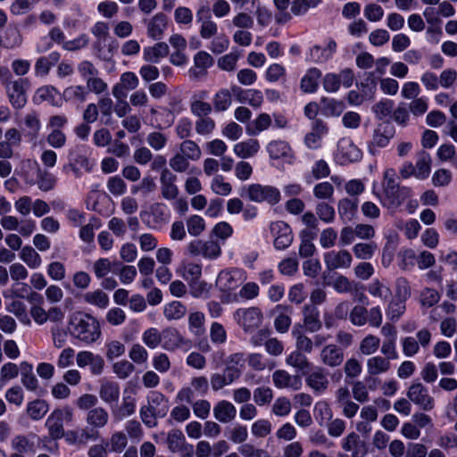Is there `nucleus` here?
<instances>
[{"label": "nucleus", "mask_w": 457, "mask_h": 457, "mask_svg": "<svg viewBox=\"0 0 457 457\" xmlns=\"http://www.w3.org/2000/svg\"><path fill=\"white\" fill-rule=\"evenodd\" d=\"M259 142L256 139L237 143L234 145V153L240 158L253 156L259 151Z\"/></svg>", "instance_id": "obj_35"}, {"label": "nucleus", "mask_w": 457, "mask_h": 457, "mask_svg": "<svg viewBox=\"0 0 457 457\" xmlns=\"http://www.w3.org/2000/svg\"><path fill=\"white\" fill-rule=\"evenodd\" d=\"M274 312H278V316L274 320V328L277 332L285 334L288 331L292 320L290 314L292 313V307L284 304H278Z\"/></svg>", "instance_id": "obj_23"}, {"label": "nucleus", "mask_w": 457, "mask_h": 457, "mask_svg": "<svg viewBox=\"0 0 457 457\" xmlns=\"http://www.w3.org/2000/svg\"><path fill=\"white\" fill-rule=\"evenodd\" d=\"M26 411L31 420H39L49 411V405L46 401L37 399L28 403Z\"/></svg>", "instance_id": "obj_41"}, {"label": "nucleus", "mask_w": 457, "mask_h": 457, "mask_svg": "<svg viewBox=\"0 0 457 457\" xmlns=\"http://www.w3.org/2000/svg\"><path fill=\"white\" fill-rule=\"evenodd\" d=\"M73 420V411L69 407L54 410L46 420V427L52 439H60L64 436L63 422Z\"/></svg>", "instance_id": "obj_4"}, {"label": "nucleus", "mask_w": 457, "mask_h": 457, "mask_svg": "<svg viewBox=\"0 0 457 457\" xmlns=\"http://www.w3.org/2000/svg\"><path fill=\"white\" fill-rule=\"evenodd\" d=\"M212 411L214 419L223 424L231 422L237 416L235 405L227 400L219 401Z\"/></svg>", "instance_id": "obj_20"}, {"label": "nucleus", "mask_w": 457, "mask_h": 457, "mask_svg": "<svg viewBox=\"0 0 457 457\" xmlns=\"http://www.w3.org/2000/svg\"><path fill=\"white\" fill-rule=\"evenodd\" d=\"M187 313V307L179 301H173L165 305L163 314L169 320H179Z\"/></svg>", "instance_id": "obj_46"}, {"label": "nucleus", "mask_w": 457, "mask_h": 457, "mask_svg": "<svg viewBox=\"0 0 457 457\" xmlns=\"http://www.w3.org/2000/svg\"><path fill=\"white\" fill-rule=\"evenodd\" d=\"M169 46L165 42L156 43L153 46H148L144 49V59L145 62L157 63L160 59L169 54Z\"/></svg>", "instance_id": "obj_27"}, {"label": "nucleus", "mask_w": 457, "mask_h": 457, "mask_svg": "<svg viewBox=\"0 0 457 457\" xmlns=\"http://www.w3.org/2000/svg\"><path fill=\"white\" fill-rule=\"evenodd\" d=\"M57 182L56 177L47 170L37 171V185L44 192H48L54 188Z\"/></svg>", "instance_id": "obj_48"}, {"label": "nucleus", "mask_w": 457, "mask_h": 457, "mask_svg": "<svg viewBox=\"0 0 457 457\" xmlns=\"http://www.w3.org/2000/svg\"><path fill=\"white\" fill-rule=\"evenodd\" d=\"M214 60L205 51H199L194 56V66L189 69L188 74L191 79L200 80L208 74V68L212 66Z\"/></svg>", "instance_id": "obj_11"}, {"label": "nucleus", "mask_w": 457, "mask_h": 457, "mask_svg": "<svg viewBox=\"0 0 457 457\" xmlns=\"http://www.w3.org/2000/svg\"><path fill=\"white\" fill-rule=\"evenodd\" d=\"M162 335L155 328H150L146 329L143 336V342L152 349L156 348L162 342Z\"/></svg>", "instance_id": "obj_64"}, {"label": "nucleus", "mask_w": 457, "mask_h": 457, "mask_svg": "<svg viewBox=\"0 0 457 457\" xmlns=\"http://www.w3.org/2000/svg\"><path fill=\"white\" fill-rule=\"evenodd\" d=\"M324 262L329 270L348 269L352 265L353 257L351 253L345 249L330 251L325 253Z\"/></svg>", "instance_id": "obj_15"}, {"label": "nucleus", "mask_w": 457, "mask_h": 457, "mask_svg": "<svg viewBox=\"0 0 457 457\" xmlns=\"http://www.w3.org/2000/svg\"><path fill=\"white\" fill-rule=\"evenodd\" d=\"M60 59V54L56 52L50 54L48 56L39 57L35 63L36 75L46 76L49 73L50 69Z\"/></svg>", "instance_id": "obj_34"}, {"label": "nucleus", "mask_w": 457, "mask_h": 457, "mask_svg": "<svg viewBox=\"0 0 457 457\" xmlns=\"http://www.w3.org/2000/svg\"><path fill=\"white\" fill-rule=\"evenodd\" d=\"M232 103L231 94L228 89L217 92L213 98V107L216 112L226 111Z\"/></svg>", "instance_id": "obj_51"}, {"label": "nucleus", "mask_w": 457, "mask_h": 457, "mask_svg": "<svg viewBox=\"0 0 457 457\" xmlns=\"http://www.w3.org/2000/svg\"><path fill=\"white\" fill-rule=\"evenodd\" d=\"M69 329L75 338L87 344L96 342L101 336L100 325L97 320L82 312H75L71 315Z\"/></svg>", "instance_id": "obj_1"}, {"label": "nucleus", "mask_w": 457, "mask_h": 457, "mask_svg": "<svg viewBox=\"0 0 457 457\" xmlns=\"http://www.w3.org/2000/svg\"><path fill=\"white\" fill-rule=\"evenodd\" d=\"M379 344L380 340L378 337L369 335L361 341L360 351L364 355H370L378 349Z\"/></svg>", "instance_id": "obj_60"}, {"label": "nucleus", "mask_w": 457, "mask_h": 457, "mask_svg": "<svg viewBox=\"0 0 457 457\" xmlns=\"http://www.w3.org/2000/svg\"><path fill=\"white\" fill-rule=\"evenodd\" d=\"M101 223L98 218L92 217L89 223L83 226L79 231V237L86 243H91L94 240V229L100 228Z\"/></svg>", "instance_id": "obj_58"}, {"label": "nucleus", "mask_w": 457, "mask_h": 457, "mask_svg": "<svg viewBox=\"0 0 457 457\" xmlns=\"http://www.w3.org/2000/svg\"><path fill=\"white\" fill-rule=\"evenodd\" d=\"M299 327L300 325L295 326L292 330V336L295 339V349L310 353L313 350V341L307 337Z\"/></svg>", "instance_id": "obj_38"}, {"label": "nucleus", "mask_w": 457, "mask_h": 457, "mask_svg": "<svg viewBox=\"0 0 457 457\" xmlns=\"http://www.w3.org/2000/svg\"><path fill=\"white\" fill-rule=\"evenodd\" d=\"M237 284L234 272L230 270L220 271L216 279V286L222 291L232 290L237 287Z\"/></svg>", "instance_id": "obj_47"}, {"label": "nucleus", "mask_w": 457, "mask_h": 457, "mask_svg": "<svg viewBox=\"0 0 457 457\" xmlns=\"http://www.w3.org/2000/svg\"><path fill=\"white\" fill-rule=\"evenodd\" d=\"M321 72L316 68L310 69L301 80V89L304 93H313L317 90Z\"/></svg>", "instance_id": "obj_33"}, {"label": "nucleus", "mask_w": 457, "mask_h": 457, "mask_svg": "<svg viewBox=\"0 0 457 457\" xmlns=\"http://www.w3.org/2000/svg\"><path fill=\"white\" fill-rule=\"evenodd\" d=\"M204 314L201 312H195L190 313L188 317L189 329L195 336H200L204 332Z\"/></svg>", "instance_id": "obj_56"}, {"label": "nucleus", "mask_w": 457, "mask_h": 457, "mask_svg": "<svg viewBox=\"0 0 457 457\" xmlns=\"http://www.w3.org/2000/svg\"><path fill=\"white\" fill-rule=\"evenodd\" d=\"M383 193L382 197L373 186V194L380 199L382 204L388 209H396L410 196L411 190L406 187H400L393 177H389V170H386L384 176Z\"/></svg>", "instance_id": "obj_2"}, {"label": "nucleus", "mask_w": 457, "mask_h": 457, "mask_svg": "<svg viewBox=\"0 0 457 457\" xmlns=\"http://www.w3.org/2000/svg\"><path fill=\"white\" fill-rule=\"evenodd\" d=\"M270 116L267 113H262L253 122V125L247 128L246 131L248 135L255 136L261 131L267 129L270 126Z\"/></svg>", "instance_id": "obj_54"}, {"label": "nucleus", "mask_w": 457, "mask_h": 457, "mask_svg": "<svg viewBox=\"0 0 457 457\" xmlns=\"http://www.w3.org/2000/svg\"><path fill=\"white\" fill-rule=\"evenodd\" d=\"M272 380L278 388L290 387L297 390L301 384L297 377L291 376L283 370H276L272 375Z\"/></svg>", "instance_id": "obj_25"}, {"label": "nucleus", "mask_w": 457, "mask_h": 457, "mask_svg": "<svg viewBox=\"0 0 457 457\" xmlns=\"http://www.w3.org/2000/svg\"><path fill=\"white\" fill-rule=\"evenodd\" d=\"M333 287L337 293L358 292V284L343 275L336 278Z\"/></svg>", "instance_id": "obj_52"}, {"label": "nucleus", "mask_w": 457, "mask_h": 457, "mask_svg": "<svg viewBox=\"0 0 457 457\" xmlns=\"http://www.w3.org/2000/svg\"><path fill=\"white\" fill-rule=\"evenodd\" d=\"M306 384L316 393L325 392L329 386L328 373L322 367H315L305 378Z\"/></svg>", "instance_id": "obj_17"}, {"label": "nucleus", "mask_w": 457, "mask_h": 457, "mask_svg": "<svg viewBox=\"0 0 457 457\" xmlns=\"http://www.w3.org/2000/svg\"><path fill=\"white\" fill-rule=\"evenodd\" d=\"M361 151L350 139L342 138L339 140L336 154V161L339 164L345 165L356 162L361 158Z\"/></svg>", "instance_id": "obj_12"}, {"label": "nucleus", "mask_w": 457, "mask_h": 457, "mask_svg": "<svg viewBox=\"0 0 457 457\" xmlns=\"http://www.w3.org/2000/svg\"><path fill=\"white\" fill-rule=\"evenodd\" d=\"M432 159L430 154L421 150L417 154V161L414 165L416 179H424L428 177L431 171Z\"/></svg>", "instance_id": "obj_26"}, {"label": "nucleus", "mask_w": 457, "mask_h": 457, "mask_svg": "<svg viewBox=\"0 0 457 457\" xmlns=\"http://www.w3.org/2000/svg\"><path fill=\"white\" fill-rule=\"evenodd\" d=\"M439 300V293L433 288L426 287L420 293V303L424 307H432L436 304Z\"/></svg>", "instance_id": "obj_61"}, {"label": "nucleus", "mask_w": 457, "mask_h": 457, "mask_svg": "<svg viewBox=\"0 0 457 457\" xmlns=\"http://www.w3.org/2000/svg\"><path fill=\"white\" fill-rule=\"evenodd\" d=\"M240 196L256 204L265 203L269 205H275L281 199L280 191L270 185L253 183L244 186L240 190Z\"/></svg>", "instance_id": "obj_3"}, {"label": "nucleus", "mask_w": 457, "mask_h": 457, "mask_svg": "<svg viewBox=\"0 0 457 457\" xmlns=\"http://www.w3.org/2000/svg\"><path fill=\"white\" fill-rule=\"evenodd\" d=\"M407 397L423 411H431L435 406L434 398L428 394V388L420 382L409 387Z\"/></svg>", "instance_id": "obj_9"}, {"label": "nucleus", "mask_w": 457, "mask_h": 457, "mask_svg": "<svg viewBox=\"0 0 457 457\" xmlns=\"http://www.w3.org/2000/svg\"><path fill=\"white\" fill-rule=\"evenodd\" d=\"M267 150L272 159H279L287 157L291 149L288 144L285 141H273L268 145Z\"/></svg>", "instance_id": "obj_49"}, {"label": "nucleus", "mask_w": 457, "mask_h": 457, "mask_svg": "<svg viewBox=\"0 0 457 457\" xmlns=\"http://www.w3.org/2000/svg\"><path fill=\"white\" fill-rule=\"evenodd\" d=\"M394 136V129L389 125H379L374 131L372 140L369 145L370 152L374 154L375 147H385L389 143V140Z\"/></svg>", "instance_id": "obj_22"}, {"label": "nucleus", "mask_w": 457, "mask_h": 457, "mask_svg": "<svg viewBox=\"0 0 457 457\" xmlns=\"http://www.w3.org/2000/svg\"><path fill=\"white\" fill-rule=\"evenodd\" d=\"M234 317L245 332L256 329L262 322V313L258 307L238 309Z\"/></svg>", "instance_id": "obj_7"}, {"label": "nucleus", "mask_w": 457, "mask_h": 457, "mask_svg": "<svg viewBox=\"0 0 457 457\" xmlns=\"http://www.w3.org/2000/svg\"><path fill=\"white\" fill-rule=\"evenodd\" d=\"M270 231L275 237L274 246L284 250L293 242V234L290 227L284 221H276L270 224Z\"/></svg>", "instance_id": "obj_14"}, {"label": "nucleus", "mask_w": 457, "mask_h": 457, "mask_svg": "<svg viewBox=\"0 0 457 457\" xmlns=\"http://www.w3.org/2000/svg\"><path fill=\"white\" fill-rule=\"evenodd\" d=\"M100 398L106 403L116 402L120 396V387L116 382L104 380L99 389Z\"/></svg>", "instance_id": "obj_28"}, {"label": "nucleus", "mask_w": 457, "mask_h": 457, "mask_svg": "<svg viewBox=\"0 0 457 457\" xmlns=\"http://www.w3.org/2000/svg\"><path fill=\"white\" fill-rule=\"evenodd\" d=\"M303 326L306 331L315 333L322 328L320 311L315 305L305 304L303 307Z\"/></svg>", "instance_id": "obj_18"}, {"label": "nucleus", "mask_w": 457, "mask_h": 457, "mask_svg": "<svg viewBox=\"0 0 457 457\" xmlns=\"http://www.w3.org/2000/svg\"><path fill=\"white\" fill-rule=\"evenodd\" d=\"M163 402H167V399L160 392H151L147 396V403L140 409V418L148 428H154L157 425V417L160 413L157 407Z\"/></svg>", "instance_id": "obj_6"}, {"label": "nucleus", "mask_w": 457, "mask_h": 457, "mask_svg": "<svg viewBox=\"0 0 457 457\" xmlns=\"http://www.w3.org/2000/svg\"><path fill=\"white\" fill-rule=\"evenodd\" d=\"M319 219L325 223H331L335 220L336 212L332 205L327 202H320L315 208Z\"/></svg>", "instance_id": "obj_55"}, {"label": "nucleus", "mask_w": 457, "mask_h": 457, "mask_svg": "<svg viewBox=\"0 0 457 457\" xmlns=\"http://www.w3.org/2000/svg\"><path fill=\"white\" fill-rule=\"evenodd\" d=\"M302 241L299 247V254L303 258H308L313 255L316 248L315 245L312 243V237H310V232L303 230L301 233Z\"/></svg>", "instance_id": "obj_59"}, {"label": "nucleus", "mask_w": 457, "mask_h": 457, "mask_svg": "<svg viewBox=\"0 0 457 457\" xmlns=\"http://www.w3.org/2000/svg\"><path fill=\"white\" fill-rule=\"evenodd\" d=\"M23 41L21 33L17 27H9L4 32V47L14 49L21 46Z\"/></svg>", "instance_id": "obj_45"}, {"label": "nucleus", "mask_w": 457, "mask_h": 457, "mask_svg": "<svg viewBox=\"0 0 457 457\" xmlns=\"http://www.w3.org/2000/svg\"><path fill=\"white\" fill-rule=\"evenodd\" d=\"M187 227L191 236L197 237L205 229V222L201 216L192 215L187 220Z\"/></svg>", "instance_id": "obj_63"}, {"label": "nucleus", "mask_w": 457, "mask_h": 457, "mask_svg": "<svg viewBox=\"0 0 457 457\" xmlns=\"http://www.w3.org/2000/svg\"><path fill=\"white\" fill-rule=\"evenodd\" d=\"M147 27V35L149 37L157 40L160 39L168 25V17L162 13L158 12L151 19L145 21Z\"/></svg>", "instance_id": "obj_19"}, {"label": "nucleus", "mask_w": 457, "mask_h": 457, "mask_svg": "<svg viewBox=\"0 0 457 457\" xmlns=\"http://www.w3.org/2000/svg\"><path fill=\"white\" fill-rule=\"evenodd\" d=\"M180 154L189 160L196 161L201 157L202 152L199 145L192 140H184L179 146Z\"/></svg>", "instance_id": "obj_50"}, {"label": "nucleus", "mask_w": 457, "mask_h": 457, "mask_svg": "<svg viewBox=\"0 0 457 457\" xmlns=\"http://www.w3.org/2000/svg\"><path fill=\"white\" fill-rule=\"evenodd\" d=\"M357 206V200L342 198L337 204L338 214L343 220L350 221L356 212Z\"/></svg>", "instance_id": "obj_39"}, {"label": "nucleus", "mask_w": 457, "mask_h": 457, "mask_svg": "<svg viewBox=\"0 0 457 457\" xmlns=\"http://www.w3.org/2000/svg\"><path fill=\"white\" fill-rule=\"evenodd\" d=\"M20 259L26 263L30 269H37L41 263L42 259L38 253L30 245H25L21 248L19 254Z\"/></svg>", "instance_id": "obj_37"}, {"label": "nucleus", "mask_w": 457, "mask_h": 457, "mask_svg": "<svg viewBox=\"0 0 457 457\" xmlns=\"http://www.w3.org/2000/svg\"><path fill=\"white\" fill-rule=\"evenodd\" d=\"M322 104V112L326 116H339L343 113L345 105L343 101L333 98L322 97L320 99Z\"/></svg>", "instance_id": "obj_40"}, {"label": "nucleus", "mask_w": 457, "mask_h": 457, "mask_svg": "<svg viewBox=\"0 0 457 457\" xmlns=\"http://www.w3.org/2000/svg\"><path fill=\"white\" fill-rule=\"evenodd\" d=\"M11 447L15 453L21 454H35L36 445L24 435H17L11 441Z\"/></svg>", "instance_id": "obj_29"}, {"label": "nucleus", "mask_w": 457, "mask_h": 457, "mask_svg": "<svg viewBox=\"0 0 457 457\" xmlns=\"http://www.w3.org/2000/svg\"><path fill=\"white\" fill-rule=\"evenodd\" d=\"M82 299L85 303L100 309H105L109 304L108 295L101 289L87 292L82 295Z\"/></svg>", "instance_id": "obj_36"}, {"label": "nucleus", "mask_w": 457, "mask_h": 457, "mask_svg": "<svg viewBox=\"0 0 457 457\" xmlns=\"http://www.w3.org/2000/svg\"><path fill=\"white\" fill-rule=\"evenodd\" d=\"M136 411V400L131 396H125L120 407L112 411L113 418L116 420H121L126 417L131 416Z\"/></svg>", "instance_id": "obj_42"}, {"label": "nucleus", "mask_w": 457, "mask_h": 457, "mask_svg": "<svg viewBox=\"0 0 457 457\" xmlns=\"http://www.w3.org/2000/svg\"><path fill=\"white\" fill-rule=\"evenodd\" d=\"M21 383L26 389L35 392L38 388V381L33 373V366L27 362L21 363Z\"/></svg>", "instance_id": "obj_32"}, {"label": "nucleus", "mask_w": 457, "mask_h": 457, "mask_svg": "<svg viewBox=\"0 0 457 457\" xmlns=\"http://www.w3.org/2000/svg\"><path fill=\"white\" fill-rule=\"evenodd\" d=\"M86 421L88 426L99 431L108 424L109 413L104 407H95L87 411Z\"/></svg>", "instance_id": "obj_24"}, {"label": "nucleus", "mask_w": 457, "mask_h": 457, "mask_svg": "<svg viewBox=\"0 0 457 457\" xmlns=\"http://www.w3.org/2000/svg\"><path fill=\"white\" fill-rule=\"evenodd\" d=\"M177 176L169 169L161 171L160 183L162 196L167 200H175L179 195V188L176 185Z\"/></svg>", "instance_id": "obj_16"}, {"label": "nucleus", "mask_w": 457, "mask_h": 457, "mask_svg": "<svg viewBox=\"0 0 457 457\" xmlns=\"http://www.w3.org/2000/svg\"><path fill=\"white\" fill-rule=\"evenodd\" d=\"M273 399V392L269 386H259L253 390V402L258 406L270 404Z\"/></svg>", "instance_id": "obj_53"}, {"label": "nucleus", "mask_w": 457, "mask_h": 457, "mask_svg": "<svg viewBox=\"0 0 457 457\" xmlns=\"http://www.w3.org/2000/svg\"><path fill=\"white\" fill-rule=\"evenodd\" d=\"M196 20L200 23L199 34L204 39H210L218 33V25L212 21L208 4H200L196 11Z\"/></svg>", "instance_id": "obj_8"}, {"label": "nucleus", "mask_w": 457, "mask_h": 457, "mask_svg": "<svg viewBox=\"0 0 457 457\" xmlns=\"http://www.w3.org/2000/svg\"><path fill=\"white\" fill-rule=\"evenodd\" d=\"M148 145L155 151L162 150L168 142V137L165 134L159 131L150 132L146 137Z\"/></svg>", "instance_id": "obj_57"}, {"label": "nucleus", "mask_w": 457, "mask_h": 457, "mask_svg": "<svg viewBox=\"0 0 457 457\" xmlns=\"http://www.w3.org/2000/svg\"><path fill=\"white\" fill-rule=\"evenodd\" d=\"M286 362L303 374L309 371L312 366L304 353L296 349L287 357Z\"/></svg>", "instance_id": "obj_31"}, {"label": "nucleus", "mask_w": 457, "mask_h": 457, "mask_svg": "<svg viewBox=\"0 0 457 457\" xmlns=\"http://www.w3.org/2000/svg\"><path fill=\"white\" fill-rule=\"evenodd\" d=\"M185 442L186 437L180 429H172L168 433L167 445L171 452H177Z\"/></svg>", "instance_id": "obj_62"}, {"label": "nucleus", "mask_w": 457, "mask_h": 457, "mask_svg": "<svg viewBox=\"0 0 457 457\" xmlns=\"http://www.w3.org/2000/svg\"><path fill=\"white\" fill-rule=\"evenodd\" d=\"M162 335L164 340L163 347L169 351H174L175 349L189 345V341L175 328L163 329Z\"/></svg>", "instance_id": "obj_21"}, {"label": "nucleus", "mask_w": 457, "mask_h": 457, "mask_svg": "<svg viewBox=\"0 0 457 457\" xmlns=\"http://www.w3.org/2000/svg\"><path fill=\"white\" fill-rule=\"evenodd\" d=\"M87 96V90L84 86L75 85L68 87L63 91V97L66 101L73 103H83Z\"/></svg>", "instance_id": "obj_43"}, {"label": "nucleus", "mask_w": 457, "mask_h": 457, "mask_svg": "<svg viewBox=\"0 0 457 457\" xmlns=\"http://www.w3.org/2000/svg\"><path fill=\"white\" fill-rule=\"evenodd\" d=\"M367 371L370 376L385 373L390 370V361L383 356H373L367 360Z\"/></svg>", "instance_id": "obj_30"}, {"label": "nucleus", "mask_w": 457, "mask_h": 457, "mask_svg": "<svg viewBox=\"0 0 457 457\" xmlns=\"http://www.w3.org/2000/svg\"><path fill=\"white\" fill-rule=\"evenodd\" d=\"M188 253L193 256L202 255L207 259H215L220 255V245L213 241L195 240L187 245Z\"/></svg>", "instance_id": "obj_10"}, {"label": "nucleus", "mask_w": 457, "mask_h": 457, "mask_svg": "<svg viewBox=\"0 0 457 457\" xmlns=\"http://www.w3.org/2000/svg\"><path fill=\"white\" fill-rule=\"evenodd\" d=\"M378 245L375 242L357 243L353 247L354 256L360 260H370L373 257Z\"/></svg>", "instance_id": "obj_44"}, {"label": "nucleus", "mask_w": 457, "mask_h": 457, "mask_svg": "<svg viewBox=\"0 0 457 457\" xmlns=\"http://www.w3.org/2000/svg\"><path fill=\"white\" fill-rule=\"evenodd\" d=\"M30 87V81L28 78H19L10 82L5 87L10 104L14 109L23 108L27 102V92Z\"/></svg>", "instance_id": "obj_5"}, {"label": "nucleus", "mask_w": 457, "mask_h": 457, "mask_svg": "<svg viewBox=\"0 0 457 457\" xmlns=\"http://www.w3.org/2000/svg\"><path fill=\"white\" fill-rule=\"evenodd\" d=\"M320 359L321 363L328 368L339 367L345 360L344 350L336 344L327 345L321 349Z\"/></svg>", "instance_id": "obj_13"}]
</instances>
